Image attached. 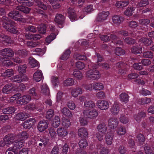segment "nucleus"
<instances>
[{
	"instance_id": "11",
	"label": "nucleus",
	"mask_w": 154,
	"mask_h": 154,
	"mask_svg": "<svg viewBox=\"0 0 154 154\" xmlns=\"http://www.w3.org/2000/svg\"><path fill=\"white\" fill-rule=\"evenodd\" d=\"M84 114L89 118L93 119L96 116V111L95 109H85L84 111Z\"/></svg>"
},
{
	"instance_id": "12",
	"label": "nucleus",
	"mask_w": 154,
	"mask_h": 154,
	"mask_svg": "<svg viewBox=\"0 0 154 154\" xmlns=\"http://www.w3.org/2000/svg\"><path fill=\"white\" fill-rule=\"evenodd\" d=\"M124 20V17L118 15H115L112 17V22L114 24L119 25L121 24Z\"/></svg>"
},
{
	"instance_id": "22",
	"label": "nucleus",
	"mask_w": 154,
	"mask_h": 154,
	"mask_svg": "<svg viewBox=\"0 0 154 154\" xmlns=\"http://www.w3.org/2000/svg\"><path fill=\"white\" fill-rule=\"evenodd\" d=\"M33 79L36 82H39L43 77L42 73L41 70H38L33 75Z\"/></svg>"
},
{
	"instance_id": "48",
	"label": "nucleus",
	"mask_w": 154,
	"mask_h": 154,
	"mask_svg": "<svg viewBox=\"0 0 154 154\" xmlns=\"http://www.w3.org/2000/svg\"><path fill=\"white\" fill-rule=\"evenodd\" d=\"M71 2L74 4H78L79 7L83 6L85 2V0H71Z\"/></svg>"
},
{
	"instance_id": "29",
	"label": "nucleus",
	"mask_w": 154,
	"mask_h": 154,
	"mask_svg": "<svg viewBox=\"0 0 154 154\" xmlns=\"http://www.w3.org/2000/svg\"><path fill=\"white\" fill-rule=\"evenodd\" d=\"M24 145V143L23 140L18 141L15 143L13 148L14 150H17L18 152L19 149L21 148Z\"/></svg>"
},
{
	"instance_id": "39",
	"label": "nucleus",
	"mask_w": 154,
	"mask_h": 154,
	"mask_svg": "<svg viewBox=\"0 0 154 154\" xmlns=\"http://www.w3.org/2000/svg\"><path fill=\"white\" fill-rule=\"evenodd\" d=\"M129 97L128 95L125 93H123L119 95V99L122 102L127 103L128 101Z\"/></svg>"
},
{
	"instance_id": "52",
	"label": "nucleus",
	"mask_w": 154,
	"mask_h": 154,
	"mask_svg": "<svg viewBox=\"0 0 154 154\" xmlns=\"http://www.w3.org/2000/svg\"><path fill=\"white\" fill-rule=\"evenodd\" d=\"M84 105L86 107L93 108L95 107V104L91 100H88L84 102Z\"/></svg>"
},
{
	"instance_id": "36",
	"label": "nucleus",
	"mask_w": 154,
	"mask_h": 154,
	"mask_svg": "<svg viewBox=\"0 0 154 154\" xmlns=\"http://www.w3.org/2000/svg\"><path fill=\"white\" fill-rule=\"evenodd\" d=\"M41 92L45 95H49L50 93L49 90L46 84L42 85Z\"/></svg>"
},
{
	"instance_id": "57",
	"label": "nucleus",
	"mask_w": 154,
	"mask_h": 154,
	"mask_svg": "<svg viewBox=\"0 0 154 154\" xmlns=\"http://www.w3.org/2000/svg\"><path fill=\"white\" fill-rule=\"evenodd\" d=\"M17 54L20 57H23L27 55V52L25 50H20L17 52Z\"/></svg>"
},
{
	"instance_id": "30",
	"label": "nucleus",
	"mask_w": 154,
	"mask_h": 154,
	"mask_svg": "<svg viewBox=\"0 0 154 154\" xmlns=\"http://www.w3.org/2000/svg\"><path fill=\"white\" fill-rule=\"evenodd\" d=\"M62 113L66 116L70 118L72 116V113L67 107H64L61 110Z\"/></svg>"
},
{
	"instance_id": "26",
	"label": "nucleus",
	"mask_w": 154,
	"mask_h": 154,
	"mask_svg": "<svg viewBox=\"0 0 154 154\" xmlns=\"http://www.w3.org/2000/svg\"><path fill=\"white\" fill-rule=\"evenodd\" d=\"M114 135L112 133H108L105 136V141L107 144L110 145L112 143Z\"/></svg>"
},
{
	"instance_id": "61",
	"label": "nucleus",
	"mask_w": 154,
	"mask_h": 154,
	"mask_svg": "<svg viewBox=\"0 0 154 154\" xmlns=\"http://www.w3.org/2000/svg\"><path fill=\"white\" fill-rule=\"evenodd\" d=\"M11 143H12L8 139L5 137L3 141L0 142V144L2 147H3L5 145H8Z\"/></svg>"
},
{
	"instance_id": "18",
	"label": "nucleus",
	"mask_w": 154,
	"mask_h": 154,
	"mask_svg": "<svg viewBox=\"0 0 154 154\" xmlns=\"http://www.w3.org/2000/svg\"><path fill=\"white\" fill-rule=\"evenodd\" d=\"M144 149L146 154H154V146H150L146 144L144 146Z\"/></svg>"
},
{
	"instance_id": "54",
	"label": "nucleus",
	"mask_w": 154,
	"mask_h": 154,
	"mask_svg": "<svg viewBox=\"0 0 154 154\" xmlns=\"http://www.w3.org/2000/svg\"><path fill=\"white\" fill-rule=\"evenodd\" d=\"M69 149V145L67 143H65L59 149L63 154H66Z\"/></svg>"
},
{
	"instance_id": "17",
	"label": "nucleus",
	"mask_w": 154,
	"mask_h": 154,
	"mask_svg": "<svg viewBox=\"0 0 154 154\" xmlns=\"http://www.w3.org/2000/svg\"><path fill=\"white\" fill-rule=\"evenodd\" d=\"M79 136L81 138H86L88 137V132L87 130L85 128H81L78 131Z\"/></svg>"
},
{
	"instance_id": "25",
	"label": "nucleus",
	"mask_w": 154,
	"mask_h": 154,
	"mask_svg": "<svg viewBox=\"0 0 154 154\" xmlns=\"http://www.w3.org/2000/svg\"><path fill=\"white\" fill-rule=\"evenodd\" d=\"M129 1L125 0L123 1H117L115 4V6L118 8H122L126 7L129 3Z\"/></svg>"
},
{
	"instance_id": "24",
	"label": "nucleus",
	"mask_w": 154,
	"mask_h": 154,
	"mask_svg": "<svg viewBox=\"0 0 154 154\" xmlns=\"http://www.w3.org/2000/svg\"><path fill=\"white\" fill-rule=\"evenodd\" d=\"M13 88V85L11 83L6 85L2 89V92L4 93L9 94L12 92Z\"/></svg>"
},
{
	"instance_id": "40",
	"label": "nucleus",
	"mask_w": 154,
	"mask_h": 154,
	"mask_svg": "<svg viewBox=\"0 0 154 154\" xmlns=\"http://www.w3.org/2000/svg\"><path fill=\"white\" fill-rule=\"evenodd\" d=\"M131 52L134 54H140L142 52V48L140 46H135L132 47Z\"/></svg>"
},
{
	"instance_id": "46",
	"label": "nucleus",
	"mask_w": 154,
	"mask_h": 154,
	"mask_svg": "<svg viewBox=\"0 0 154 154\" xmlns=\"http://www.w3.org/2000/svg\"><path fill=\"white\" fill-rule=\"evenodd\" d=\"M38 32L40 34H44L46 32V26L44 24H42L38 27Z\"/></svg>"
},
{
	"instance_id": "62",
	"label": "nucleus",
	"mask_w": 154,
	"mask_h": 154,
	"mask_svg": "<svg viewBox=\"0 0 154 154\" xmlns=\"http://www.w3.org/2000/svg\"><path fill=\"white\" fill-rule=\"evenodd\" d=\"M70 122L69 119L66 118L63 119L62 122L63 126L65 127L66 128H68L70 125Z\"/></svg>"
},
{
	"instance_id": "35",
	"label": "nucleus",
	"mask_w": 154,
	"mask_h": 154,
	"mask_svg": "<svg viewBox=\"0 0 154 154\" xmlns=\"http://www.w3.org/2000/svg\"><path fill=\"white\" fill-rule=\"evenodd\" d=\"M17 2L21 5L27 6L30 7L33 5V3L28 0H17Z\"/></svg>"
},
{
	"instance_id": "45",
	"label": "nucleus",
	"mask_w": 154,
	"mask_h": 154,
	"mask_svg": "<svg viewBox=\"0 0 154 154\" xmlns=\"http://www.w3.org/2000/svg\"><path fill=\"white\" fill-rule=\"evenodd\" d=\"M17 8L19 11L26 14L29 13L30 11L29 8L22 5L18 6Z\"/></svg>"
},
{
	"instance_id": "38",
	"label": "nucleus",
	"mask_w": 154,
	"mask_h": 154,
	"mask_svg": "<svg viewBox=\"0 0 154 154\" xmlns=\"http://www.w3.org/2000/svg\"><path fill=\"white\" fill-rule=\"evenodd\" d=\"M35 5L37 6L38 7L41 8L43 10H45L47 9V7L46 5H45L43 3L39 0H35Z\"/></svg>"
},
{
	"instance_id": "55",
	"label": "nucleus",
	"mask_w": 154,
	"mask_h": 154,
	"mask_svg": "<svg viewBox=\"0 0 154 154\" xmlns=\"http://www.w3.org/2000/svg\"><path fill=\"white\" fill-rule=\"evenodd\" d=\"M74 80L72 78H68L65 80L64 82V85L65 86H72L74 84Z\"/></svg>"
},
{
	"instance_id": "47",
	"label": "nucleus",
	"mask_w": 154,
	"mask_h": 154,
	"mask_svg": "<svg viewBox=\"0 0 154 154\" xmlns=\"http://www.w3.org/2000/svg\"><path fill=\"white\" fill-rule=\"evenodd\" d=\"M140 41L146 45H149L151 44L152 41L149 39L146 38H142Z\"/></svg>"
},
{
	"instance_id": "4",
	"label": "nucleus",
	"mask_w": 154,
	"mask_h": 154,
	"mask_svg": "<svg viewBox=\"0 0 154 154\" xmlns=\"http://www.w3.org/2000/svg\"><path fill=\"white\" fill-rule=\"evenodd\" d=\"M48 121L45 120H42L39 122L37 126V128L40 132L45 131L48 127Z\"/></svg>"
},
{
	"instance_id": "42",
	"label": "nucleus",
	"mask_w": 154,
	"mask_h": 154,
	"mask_svg": "<svg viewBox=\"0 0 154 154\" xmlns=\"http://www.w3.org/2000/svg\"><path fill=\"white\" fill-rule=\"evenodd\" d=\"M151 101V99L150 98L145 97L141 98L138 100V103L139 104L143 105L148 104Z\"/></svg>"
},
{
	"instance_id": "5",
	"label": "nucleus",
	"mask_w": 154,
	"mask_h": 154,
	"mask_svg": "<svg viewBox=\"0 0 154 154\" xmlns=\"http://www.w3.org/2000/svg\"><path fill=\"white\" fill-rule=\"evenodd\" d=\"M1 55L4 57L5 58L7 57H12L14 55V52L12 49L10 48H6L1 50Z\"/></svg>"
},
{
	"instance_id": "8",
	"label": "nucleus",
	"mask_w": 154,
	"mask_h": 154,
	"mask_svg": "<svg viewBox=\"0 0 154 154\" xmlns=\"http://www.w3.org/2000/svg\"><path fill=\"white\" fill-rule=\"evenodd\" d=\"M109 15V12L108 11H103L99 13L97 18V21L100 22L106 20Z\"/></svg>"
},
{
	"instance_id": "1",
	"label": "nucleus",
	"mask_w": 154,
	"mask_h": 154,
	"mask_svg": "<svg viewBox=\"0 0 154 154\" xmlns=\"http://www.w3.org/2000/svg\"><path fill=\"white\" fill-rule=\"evenodd\" d=\"M1 21L3 27L9 32L14 34V39H17V35H20L21 33L18 30L15 22L5 16L2 17Z\"/></svg>"
},
{
	"instance_id": "64",
	"label": "nucleus",
	"mask_w": 154,
	"mask_h": 154,
	"mask_svg": "<svg viewBox=\"0 0 154 154\" xmlns=\"http://www.w3.org/2000/svg\"><path fill=\"white\" fill-rule=\"evenodd\" d=\"M74 76L77 79H80L82 78V73L79 71H75L73 72Z\"/></svg>"
},
{
	"instance_id": "53",
	"label": "nucleus",
	"mask_w": 154,
	"mask_h": 154,
	"mask_svg": "<svg viewBox=\"0 0 154 154\" xmlns=\"http://www.w3.org/2000/svg\"><path fill=\"white\" fill-rule=\"evenodd\" d=\"M29 63L32 68L37 66L38 65V62L35 59L32 58H30Z\"/></svg>"
},
{
	"instance_id": "19",
	"label": "nucleus",
	"mask_w": 154,
	"mask_h": 154,
	"mask_svg": "<svg viewBox=\"0 0 154 154\" xmlns=\"http://www.w3.org/2000/svg\"><path fill=\"white\" fill-rule=\"evenodd\" d=\"M120 110L119 105L116 103H115L110 109L111 113L114 115H117Z\"/></svg>"
},
{
	"instance_id": "31",
	"label": "nucleus",
	"mask_w": 154,
	"mask_h": 154,
	"mask_svg": "<svg viewBox=\"0 0 154 154\" xmlns=\"http://www.w3.org/2000/svg\"><path fill=\"white\" fill-rule=\"evenodd\" d=\"M135 8L133 7H128L125 11L124 14L128 17L132 16L134 12Z\"/></svg>"
},
{
	"instance_id": "7",
	"label": "nucleus",
	"mask_w": 154,
	"mask_h": 154,
	"mask_svg": "<svg viewBox=\"0 0 154 154\" xmlns=\"http://www.w3.org/2000/svg\"><path fill=\"white\" fill-rule=\"evenodd\" d=\"M27 77H25L23 74L18 75L11 78V80L13 82L20 83L26 81L27 80Z\"/></svg>"
},
{
	"instance_id": "20",
	"label": "nucleus",
	"mask_w": 154,
	"mask_h": 154,
	"mask_svg": "<svg viewBox=\"0 0 154 154\" xmlns=\"http://www.w3.org/2000/svg\"><path fill=\"white\" fill-rule=\"evenodd\" d=\"M64 20L65 17L63 15L57 14L56 15L54 20L56 23L62 24L64 23Z\"/></svg>"
},
{
	"instance_id": "23",
	"label": "nucleus",
	"mask_w": 154,
	"mask_h": 154,
	"mask_svg": "<svg viewBox=\"0 0 154 154\" xmlns=\"http://www.w3.org/2000/svg\"><path fill=\"white\" fill-rule=\"evenodd\" d=\"M28 117L27 113L24 112H20L16 115V119L18 120L24 121Z\"/></svg>"
},
{
	"instance_id": "21",
	"label": "nucleus",
	"mask_w": 154,
	"mask_h": 154,
	"mask_svg": "<svg viewBox=\"0 0 154 154\" xmlns=\"http://www.w3.org/2000/svg\"><path fill=\"white\" fill-rule=\"evenodd\" d=\"M146 115V113L144 112H141L134 114V119L139 122L141 121L142 118L145 117Z\"/></svg>"
},
{
	"instance_id": "2",
	"label": "nucleus",
	"mask_w": 154,
	"mask_h": 154,
	"mask_svg": "<svg viewBox=\"0 0 154 154\" xmlns=\"http://www.w3.org/2000/svg\"><path fill=\"white\" fill-rule=\"evenodd\" d=\"M97 129L98 134L97 135V138L98 140L101 141L103 139V136L107 131V127L105 123H102L99 125Z\"/></svg>"
},
{
	"instance_id": "14",
	"label": "nucleus",
	"mask_w": 154,
	"mask_h": 154,
	"mask_svg": "<svg viewBox=\"0 0 154 154\" xmlns=\"http://www.w3.org/2000/svg\"><path fill=\"white\" fill-rule=\"evenodd\" d=\"M35 122V121L34 119L30 118L24 122L23 124V126L24 128L29 129Z\"/></svg>"
},
{
	"instance_id": "16",
	"label": "nucleus",
	"mask_w": 154,
	"mask_h": 154,
	"mask_svg": "<svg viewBox=\"0 0 154 154\" xmlns=\"http://www.w3.org/2000/svg\"><path fill=\"white\" fill-rule=\"evenodd\" d=\"M0 38L4 39L2 42L4 44L5 43L11 44L13 42L10 36L5 35L1 32H0Z\"/></svg>"
},
{
	"instance_id": "15",
	"label": "nucleus",
	"mask_w": 154,
	"mask_h": 154,
	"mask_svg": "<svg viewBox=\"0 0 154 154\" xmlns=\"http://www.w3.org/2000/svg\"><path fill=\"white\" fill-rule=\"evenodd\" d=\"M98 108L102 110H106L109 107L108 102L106 100H100L97 102Z\"/></svg>"
},
{
	"instance_id": "41",
	"label": "nucleus",
	"mask_w": 154,
	"mask_h": 154,
	"mask_svg": "<svg viewBox=\"0 0 154 154\" xmlns=\"http://www.w3.org/2000/svg\"><path fill=\"white\" fill-rule=\"evenodd\" d=\"M79 144V147L81 148H85L88 145V142L86 138H83L80 140Z\"/></svg>"
},
{
	"instance_id": "51",
	"label": "nucleus",
	"mask_w": 154,
	"mask_h": 154,
	"mask_svg": "<svg viewBox=\"0 0 154 154\" xmlns=\"http://www.w3.org/2000/svg\"><path fill=\"white\" fill-rule=\"evenodd\" d=\"M56 37V35L55 33H51L50 35L46 38L45 39L46 42L49 44Z\"/></svg>"
},
{
	"instance_id": "56",
	"label": "nucleus",
	"mask_w": 154,
	"mask_h": 154,
	"mask_svg": "<svg viewBox=\"0 0 154 154\" xmlns=\"http://www.w3.org/2000/svg\"><path fill=\"white\" fill-rule=\"evenodd\" d=\"M148 4L149 2L148 0H142L137 3V8H138L139 7L145 6Z\"/></svg>"
},
{
	"instance_id": "9",
	"label": "nucleus",
	"mask_w": 154,
	"mask_h": 154,
	"mask_svg": "<svg viewBox=\"0 0 154 154\" xmlns=\"http://www.w3.org/2000/svg\"><path fill=\"white\" fill-rule=\"evenodd\" d=\"M119 122L117 118H111L108 120V126L111 129H115L118 125Z\"/></svg>"
},
{
	"instance_id": "3",
	"label": "nucleus",
	"mask_w": 154,
	"mask_h": 154,
	"mask_svg": "<svg viewBox=\"0 0 154 154\" xmlns=\"http://www.w3.org/2000/svg\"><path fill=\"white\" fill-rule=\"evenodd\" d=\"M86 76L90 79L94 80L96 79V66L94 65L92 67L91 69L86 72Z\"/></svg>"
},
{
	"instance_id": "60",
	"label": "nucleus",
	"mask_w": 154,
	"mask_h": 154,
	"mask_svg": "<svg viewBox=\"0 0 154 154\" xmlns=\"http://www.w3.org/2000/svg\"><path fill=\"white\" fill-rule=\"evenodd\" d=\"M115 54L118 56L123 55L125 54L124 50L121 48H116L115 50Z\"/></svg>"
},
{
	"instance_id": "49",
	"label": "nucleus",
	"mask_w": 154,
	"mask_h": 154,
	"mask_svg": "<svg viewBox=\"0 0 154 154\" xmlns=\"http://www.w3.org/2000/svg\"><path fill=\"white\" fill-rule=\"evenodd\" d=\"M96 85L94 83H92L89 84H86L84 86V88L87 90H92L93 89L96 90Z\"/></svg>"
},
{
	"instance_id": "34",
	"label": "nucleus",
	"mask_w": 154,
	"mask_h": 154,
	"mask_svg": "<svg viewBox=\"0 0 154 154\" xmlns=\"http://www.w3.org/2000/svg\"><path fill=\"white\" fill-rule=\"evenodd\" d=\"M126 132V128L123 126H120L118 127L116 131L117 134L119 135H124Z\"/></svg>"
},
{
	"instance_id": "63",
	"label": "nucleus",
	"mask_w": 154,
	"mask_h": 154,
	"mask_svg": "<svg viewBox=\"0 0 154 154\" xmlns=\"http://www.w3.org/2000/svg\"><path fill=\"white\" fill-rule=\"evenodd\" d=\"M128 25L130 28L134 29L136 28L138 26L137 23L134 20L129 22Z\"/></svg>"
},
{
	"instance_id": "33",
	"label": "nucleus",
	"mask_w": 154,
	"mask_h": 154,
	"mask_svg": "<svg viewBox=\"0 0 154 154\" xmlns=\"http://www.w3.org/2000/svg\"><path fill=\"white\" fill-rule=\"evenodd\" d=\"M70 54V50L69 49H66L60 57V59L63 60H67L69 57Z\"/></svg>"
},
{
	"instance_id": "44",
	"label": "nucleus",
	"mask_w": 154,
	"mask_h": 154,
	"mask_svg": "<svg viewBox=\"0 0 154 154\" xmlns=\"http://www.w3.org/2000/svg\"><path fill=\"white\" fill-rule=\"evenodd\" d=\"M110 39L113 41H115L114 42L117 44L122 45L123 44V42L120 40H117L118 37L115 35L111 34L110 36Z\"/></svg>"
},
{
	"instance_id": "37",
	"label": "nucleus",
	"mask_w": 154,
	"mask_h": 154,
	"mask_svg": "<svg viewBox=\"0 0 154 154\" xmlns=\"http://www.w3.org/2000/svg\"><path fill=\"white\" fill-rule=\"evenodd\" d=\"M39 140L43 143L44 146H46L49 141V135H46L41 137Z\"/></svg>"
},
{
	"instance_id": "13",
	"label": "nucleus",
	"mask_w": 154,
	"mask_h": 154,
	"mask_svg": "<svg viewBox=\"0 0 154 154\" xmlns=\"http://www.w3.org/2000/svg\"><path fill=\"white\" fill-rule=\"evenodd\" d=\"M8 15L9 17L16 21L18 20L21 16V13L19 11L17 10L11 11Z\"/></svg>"
},
{
	"instance_id": "50",
	"label": "nucleus",
	"mask_w": 154,
	"mask_h": 154,
	"mask_svg": "<svg viewBox=\"0 0 154 154\" xmlns=\"http://www.w3.org/2000/svg\"><path fill=\"white\" fill-rule=\"evenodd\" d=\"M54 115V111L52 109L48 110L46 112V118L48 120H51Z\"/></svg>"
},
{
	"instance_id": "32",
	"label": "nucleus",
	"mask_w": 154,
	"mask_h": 154,
	"mask_svg": "<svg viewBox=\"0 0 154 154\" xmlns=\"http://www.w3.org/2000/svg\"><path fill=\"white\" fill-rule=\"evenodd\" d=\"M3 113L4 114H11L13 113L15 111L14 107L10 106L3 109Z\"/></svg>"
},
{
	"instance_id": "43",
	"label": "nucleus",
	"mask_w": 154,
	"mask_h": 154,
	"mask_svg": "<svg viewBox=\"0 0 154 154\" xmlns=\"http://www.w3.org/2000/svg\"><path fill=\"white\" fill-rule=\"evenodd\" d=\"M14 73L13 70L12 69H7L3 73H2V75L5 77H9L13 75Z\"/></svg>"
},
{
	"instance_id": "27",
	"label": "nucleus",
	"mask_w": 154,
	"mask_h": 154,
	"mask_svg": "<svg viewBox=\"0 0 154 154\" xmlns=\"http://www.w3.org/2000/svg\"><path fill=\"white\" fill-rule=\"evenodd\" d=\"M57 131L58 136L61 137H63L67 134V131L64 128H58L57 130Z\"/></svg>"
},
{
	"instance_id": "28",
	"label": "nucleus",
	"mask_w": 154,
	"mask_h": 154,
	"mask_svg": "<svg viewBox=\"0 0 154 154\" xmlns=\"http://www.w3.org/2000/svg\"><path fill=\"white\" fill-rule=\"evenodd\" d=\"M82 93V90L81 88H77L73 89L71 91L72 96L75 97H77L79 94H81Z\"/></svg>"
},
{
	"instance_id": "59",
	"label": "nucleus",
	"mask_w": 154,
	"mask_h": 154,
	"mask_svg": "<svg viewBox=\"0 0 154 154\" xmlns=\"http://www.w3.org/2000/svg\"><path fill=\"white\" fill-rule=\"evenodd\" d=\"M119 120L120 122L123 124H127L129 121V119L126 117L123 114L121 115L119 118Z\"/></svg>"
},
{
	"instance_id": "10",
	"label": "nucleus",
	"mask_w": 154,
	"mask_h": 154,
	"mask_svg": "<svg viewBox=\"0 0 154 154\" xmlns=\"http://www.w3.org/2000/svg\"><path fill=\"white\" fill-rule=\"evenodd\" d=\"M31 96L29 95H23L19 98L17 102L21 105L26 104L31 100Z\"/></svg>"
},
{
	"instance_id": "58",
	"label": "nucleus",
	"mask_w": 154,
	"mask_h": 154,
	"mask_svg": "<svg viewBox=\"0 0 154 154\" xmlns=\"http://www.w3.org/2000/svg\"><path fill=\"white\" fill-rule=\"evenodd\" d=\"M137 140L140 144H143L145 141V138L143 134H139L137 136Z\"/></svg>"
},
{
	"instance_id": "6",
	"label": "nucleus",
	"mask_w": 154,
	"mask_h": 154,
	"mask_svg": "<svg viewBox=\"0 0 154 154\" xmlns=\"http://www.w3.org/2000/svg\"><path fill=\"white\" fill-rule=\"evenodd\" d=\"M67 13L68 14V17L71 21H74L78 19L75 13V10L72 8L69 7L68 8Z\"/></svg>"
}]
</instances>
